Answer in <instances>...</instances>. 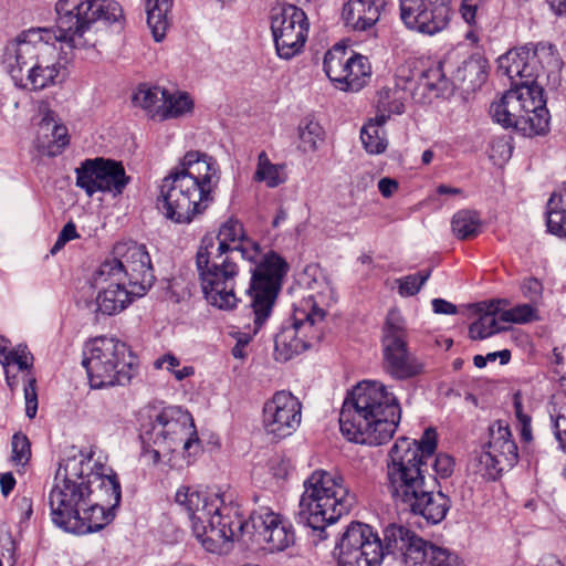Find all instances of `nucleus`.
<instances>
[{"label":"nucleus","instance_id":"nucleus-51","mask_svg":"<svg viewBox=\"0 0 566 566\" xmlns=\"http://www.w3.org/2000/svg\"><path fill=\"white\" fill-rule=\"evenodd\" d=\"M513 407L516 420L520 424L521 438L524 442H530L533 439L532 434V418L524 410V406L522 403V395L521 392H515L513 396Z\"/></svg>","mask_w":566,"mask_h":566},{"label":"nucleus","instance_id":"nucleus-64","mask_svg":"<svg viewBox=\"0 0 566 566\" xmlns=\"http://www.w3.org/2000/svg\"><path fill=\"white\" fill-rule=\"evenodd\" d=\"M433 312L437 314L453 315L457 314V306L443 298H433L432 302Z\"/></svg>","mask_w":566,"mask_h":566},{"label":"nucleus","instance_id":"nucleus-18","mask_svg":"<svg viewBox=\"0 0 566 566\" xmlns=\"http://www.w3.org/2000/svg\"><path fill=\"white\" fill-rule=\"evenodd\" d=\"M518 461V450L509 424L497 420L490 427L488 449L475 459L476 472L488 480H496Z\"/></svg>","mask_w":566,"mask_h":566},{"label":"nucleus","instance_id":"nucleus-12","mask_svg":"<svg viewBox=\"0 0 566 566\" xmlns=\"http://www.w3.org/2000/svg\"><path fill=\"white\" fill-rule=\"evenodd\" d=\"M411 444L407 438L398 439L390 449L387 463L388 490L401 509L430 483L426 476L427 467L419 462V449L410 448Z\"/></svg>","mask_w":566,"mask_h":566},{"label":"nucleus","instance_id":"nucleus-40","mask_svg":"<svg viewBox=\"0 0 566 566\" xmlns=\"http://www.w3.org/2000/svg\"><path fill=\"white\" fill-rule=\"evenodd\" d=\"M385 123L378 117L370 119L360 130V139L367 153L373 155L381 154L387 148Z\"/></svg>","mask_w":566,"mask_h":566},{"label":"nucleus","instance_id":"nucleus-31","mask_svg":"<svg viewBox=\"0 0 566 566\" xmlns=\"http://www.w3.org/2000/svg\"><path fill=\"white\" fill-rule=\"evenodd\" d=\"M506 300H491L479 304L483 313L480 318L469 327V335L472 339H484L502 331L499 326L501 305H506Z\"/></svg>","mask_w":566,"mask_h":566},{"label":"nucleus","instance_id":"nucleus-43","mask_svg":"<svg viewBox=\"0 0 566 566\" xmlns=\"http://www.w3.org/2000/svg\"><path fill=\"white\" fill-rule=\"evenodd\" d=\"M348 53L344 48H333L324 56V71L328 78L339 88L346 71Z\"/></svg>","mask_w":566,"mask_h":566},{"label":"nucleus","instance_id":"nucleus-42","mask_svg":"<svg viewBox=\"0 0 566 566\" xmlns=\"http://www.w3.org/2000/svg\"><path fill=\"white\" fill-rule=\"evenodd\" d=\"M455 78L467 84V90H475L486 78L484 62L473 56L464 60L455 72Z\"/></svg>","mask_w":566,"mask_h":566},{"label":"nucleus","instance_id":"nucleus-33","mask_svg":"<svg viewBox=\"0 0 566 566\" xmlns=\"http://www.w3.org/2000/svg\"><path fill=\"white\" fill-rule=\"evenodd\" d=\"M370 76L371 66L368 59L360 54L350 53L339 90L358 92L368 83Z\"/></svg>","mask_w":566,"mask_h":566},{"label":"nucleus","instance_id":"nucleus-5","mask_svg":"<svg viewBox=\"0 0 566 566\" xmlns=\"http://www.w3.org/2000/svg\"><path fill=\"white\" fill-rule=\"evenodd\" d=\"M54 38L51 29L32 28L6 45L2 65L17 87L42 91L57 83L62 65Z\"/></svg>","mask_w":566,"mask_h":566},{"label":"nucleus","instance_id":"nucleus-29","mask_svg":"<svg viewBox=\"0 0 566 566\" xmlns=\"http://www.w3.org/2000/svg\"><path fill=\"white\" fill-rule=\"evenodd\" d=\"M217 239L219 241L218 245L214 244L217 253H227L234 258L240 254L243 259L255 260L258 247L250 242L251 249L243 245L244 230L238 220L229 219L226 221L219 229Z\"/></svg>","mask_w":566,"mask_h":566},{"label":"nucleus","instance_id":"nucleus-63","mask_svg":"<svg viewBox=\"0 0 566 566\" xmlns=\"http://www.w3.org/2000/svg\"><path fill=\"white\" fill-rule=\"evenodd\" d=\"M15 505L20 512L21 522L30 520L33 514L32 500L28 496L17 499Z\"/></svg>","mask_w":566,"mask_h":566},{"label":"nucleus","instance_id":"nucleus-38","mask_svg":"<svg viewBox=\"0 0 566 566\" xmlns=\"http://www.w3.org/2000/svg\"><path fill=\"white\" fill-rule=\"evenodd\" d=\"M193 106V101L187 92H169L166 90L164 106L160 113V120L178 118L191 114Z\"/></svg>","mask_w":566,"mask_h":566},{"label":"nucleus","instance_id":"nucleus-34","mask_svg":"<svg viewBox=\"0 0 566 566\" xmlns=\"http://www.w3.org/2000/svg\"><path fill=\"white\" fill-rule=\"evenodd\" d=\"M117 260H105L91 277V285L96 290L128 285L126 274Z\"/></svg>","mask_w":566,"mask_h":566},{"label":"nucleus","instance_id":"nucleus-15","mask_svg":"<svg viewBox=\"0 0 566 566\" xmlns=\"http://www.w3.org/2000/svg\"><path fill=\"white\" fill-rule=\"evenodd\" d=\"M406 322L397 310L388 312L382 334V369L395 380H408L424 371V364L409 350Z\"/></svg>","mask_w":566,"mask_h":566},{"label":"nucleus","instance_id":"nucleus-59","mask_svg":"<svg viewBox=\"0 0 566 566\" xmlns=\"http://www.w3.org/2000/svg\"><path fill=\"white\" fill-rule=\"evenodd\" d=\"M432 468L438 476L442 479L449 478L454 469V460L447 453H439L434 458Z\"/></svg>","mask_w":566,"mask_h":566},{"label":"nucleus","instance_id":"nucleus-54","mask_svg":"<svg viewBox=\"0 0 566 566\" xmlns=\"http://www.w3.org/2000/svg\"><path fill=\"white\" fill-rule=\"evenodd\" d=\"M551 427L562 450H566V410L551 412Z\"/></svg>","mask_w":566,"mask_h":566},{"label":"nucleus","instance_id":"nucleus-46","mask_svg":"<svg viewBox=\"0 0 566 566\" xmlns=\"http://www.w3.org/2000/svg\"><path fill=\"white\" fill-rule=\"evenodd\" d=\"M300 147L303 151H314L323 140L324 130L319 123L312 119H304L298 126Z\"/></svg>","mask_w":566,"mask_h":566},{"label":"nucleus","instance_id":"nucleus-53","mask_svg":"<svg viewBox=\"0 0 566 566\" xmlns=\"http://www.w3.org/2000/svg\"><path fill=\"white\" fill-rule=\"evenodd\" d=\"M528 125L531 132L536 135L545 134L549 125V113L546 106L536 109L534 113L525 116L523 125Z\"/></svg>","mask_w":566,"mask_h":566},{"label":"nucleus","instance_id":"nucleus-41","mask_svg":"<svg viewBox=\"0 0 566 566\" xmlns=\"http://www.w3.org/2000/svg\"><path fill=\"white\" fill-rule=\"evenodd\" d=\"M254 180L264 182L269 188H275L285 182L284 165L272 164L268 154L261 151L258 156Z\"/></svg>","mask_w":566,"mask_h":566},{"label":"nucleus","instance_id":"nucleus-9","mask_svg":"<svg viewBox=\"0 0 566 566\" xmlns=\"http://www.w3.org/2000/svg\"><path fill=\"white\" fill-rule=\"evenodd\" d=\"M196 269L205 298L219 310H232L239 298L235 294L239 266L237 258L214 251V239L203 237L196 253Z\"/></svg>","mask_w":566,"mask_h":566},{"label":"nucleus","instance_id":"nucleus-32","mask_svg":"<svg viewBox=\"0 0 566 566\" xmlns=\"http://www.w3.org/2000/svg\"><path fill=\"white\" fill-rule=\"evenodd\" d=\"M531 51V61L539 69V76L545 74L547 78L557 77L563 67V60L555 45L547 42L527 43Z\"/></svg>","mask_w":566,"mask_h":566},{"label":"nucleus","instance_id":"nucleus-2","mask_svg":"<svg viewBox=\"0 0 566 566\" xmlns=\"http://www.w3.org/2000/svg\"><path fill=\"white\" fill-rule=\"evenodd\" d=\"M219 181L217 160L206 153L189 150L161 180L157 208L171 222L188 224L214 201Z\"/></svg>","mask_w":566,"mask_h":566},{"label":"nucleus","instance_id":"nucleus-47","mask_svg":"<svg viewBox=\"0 0 566 566\" xmlns=\"http://www.w3.org/2000/svg\"><path fill=\"white\" fill-rule=\"evenodd\" d=\"M506 95V119H504V127H518L523 125L525 118L522 107V99L520 98L518 86L507 91Z\"/></svg>","mask_w":566,"mask_h":566},{"label":"nucleus","instance_id":"nucleus-27","mask_svg":"<svg viewBox=\"0 0 566 566\" xmlns=\"http://www.w3.org/2000/svg\"><path fill=\"white\" fill-rule=\"evenodd\" d=\"M387 0H347L343 4L342 19L353 31H367L380 19Z\"/></svg>","mask_w":566,"mask_h":566},{"label":"nucleus","instance_id":"nucleus-36","mask_svg":"<svg viewBox=\"0 0 566 566\" xmlns=\"http://www.w3.org/2000/svg\"><path fill=\"white\" fill-rule=\"evenodd\" d=\"M171 4L172 0H147L146 2L147 24L157 42L165 36L168 27L167 13Z\"/></svg>","mask_w":566,"mask_h":566},{"label":"nucleus","instance_id":"nucleus-17","mask_svg":"<svg viewBox=\"0 0 566 566\" xmlns=\"http://www.w3.org/2000/svg\"><path fill=\"white\" fill-rule=\"evenodd\" d=\"M308 29V19L301 8L284 4L274 9L271 30L277 55L284 60L297 55L306 42Z\"/></svg>","mask_w":566,"mask_h":566},{"label":"nucleus","instance_id":"nucleus-55","mask_svg":"<svg viewBox=\"0 0 566 566\" xmlns=\"http://www.w3.org/2000/svg\"><path fill=\"white\" fill-rule=\"evenodd\" d=\"M53 142L48 146L46 155L56 156L69 144L67 129L62 124H54L51 128Z\"/></svg>","mask_w":566,"mask_h":566},{"label":"nucleus","instance_id":"nucleus-49","mask_svg":"<svg viewBox=\"0 0 566 566\" xmlns=\"http://www.w3.org/2000/svg\"><path fill=\"white\" fill-rule=\"evenodd\" d=\"M407 439L412 443L410 448L412 447L419 449V451L417 452L419 462L427 467L428 459H430L433 455L437 448L436 430L432 428L426 429L420 441L411 440L409 438Z\"/></svg>","mask_w":566,"mask_h":566},{"label":"nucleus","instance_id":"nucleus-22","mask_svg":"<svg viewBox=\"0 0 566 566\" xmlns=\"http://www.w3.org/2000/svg\"><path fill=\"white\" fill-rule=\"evenodd\" d=\"M113 253V259L122 263L128 286H135V294H146L155 281V275L145 245L134 241L119 242L115 244Z\"/></svg>","mask_w":566,"mask_h":566},{"label":"nucleus","instance_id":"nucleus-30","mask_svg":"<svg viewBox=\"0 0 566 566\" xmlns=\"http://www.w3.org/2000/svg\"><path fill=\"white\" fill-rule=\"evenodd\" d=\"M135 286H116L98 290L95 304L96 312L103 315H115L124 311L136 297L145 294H135Z\"/></svg>","mask_w":566,"mask_h":566},{"label":"nucleus","instance_id":"nucleus-7","mask_svg":"<svg viewBox=\"0 0 566 566\" xmlns=\"http://www.w3.org/2000/svg\"><path fill=\"white\" fill-rule=\"evenodd\" d=\"M143 457L153 464L161 453L175 452L178 447L190 457L199 451V439L189 412L179 407L147 406L140 412Z\"/></svg>","mask_w":566,"mask_h":566},{"label":"nucleus","instance_id":"nucleus-14","mask_svg":"<svg viewBox=\"0 0 566 566\" xmlns=\"http://www.w3.org/2000/svg\"><path fill=\"white\" fill-rule=\"evenodd\" d=\"M287 270L286 261L277 253L270 252L251 271V284L248 293L251 297L250 307L253 314L254 334L270 317Z\"/></svg>","mask_w":566,"mask_h":566},{"label":"nucleus","instance_id":"nucleus-13","mask_svg":"<svg viewBox=\"0 0 566 566\" xmlns=\"http://www.w3.org/2000/svg\"><path fill=\"white\" fill-rule=\"evenodd\" d=\"M380 539L373 527L361 522H352L342 533L335 546L338 566H380L386 555L399 560V553L388 547L387 531Z\"/></svg>","mask_w":566,"mask_h":566},{"label":"nucleus","instance_id":"nucleus-26","mask_svg":"<svg viewBox=\"0 0 566 566\" xmlns=\"http://www.w3.org/2000/svg\"><path fill=\"white\" fill-rule=\"evenodd\" d=\"M1 354H3L1 364L6 368L14 364L18 366L20 371H27V374L23 376L25 415L29 419H33L38 411V394L35 387L36 380L29 370L32 367L33 356L28 350L27 346L21 345L8 353H6L4 348H0V355Z\"/></svg>","mask_w":566,"mask_h":566},{"label":"nucleus","instance_id":"nucleus-28","mask_svg":"<svg viewBox=\"0 0 566 566\" xmlns=\"http://www.w3.org/2000/svg\"><path fill=\"white\" fill-rule=\"evenodd\" d=\"M411 71L401 66L397 70L395 88H382L378 92L376 117L386 123L390 115L405 112V92L411 91Z\"/></svg>","mask_w":566,"mask_h":566},{"label":"nucleus","instance_id":"nucleus-3","mask_svg":"<svg viewBox=\"0 0 566 566\" xmlns=\"http://www.w3.org/2000/svg\"><path fill=\"white\" fill-rule=\"evenodd\" d=\"M401 419L397 396L377 380H364L349 391L339 412V427L348 441L381 446L394 437Z\"/></svg>","mask_w":566,"mask_h":566},{"label":"nucleus","instance_id":"nucleus-16","mask_svg":"<svg viewBox=\"0 0 566 566\" xmlns=\"http://www.w3.org/2000/svg\"><path fill=\"white\" fill-rule=\"evenodd\" d=\"M386 535L388 547L399 553L405 566H465L457 554L426 542L403 525L390 527Z\"/></svg>","mask_w":566,"mask_h":566},{"label":"nucleus","instance_id":"nucleus-60","mask_svg":"<svg viewBox=\"0 0 566 566\" xmlns=\"http://www.w3.org/2000/svg\"><path fill=\"white\" fill-rule=\"evenodd\" d=\"M479 6L480 0H463L460 7V13L467 23L472 24L475 22Z\"/></svg>","mask_w":566,"mask_h":566},{"label":"nucleus","instance_id":"nucleus-11","mask_svg":"<svg viewBox=\"0 0 566 566\" xmlns=\"http://www.w3.org/2000/svg\"><path fill=\"white\" fill-rule=\"evenodd\" d=\"M325 311L318 306L315 296L300 302L293 313V323L284 325L274 338V356L279 361H287L295 355L311 348L322 339V323Z\"/></svg>","mask_w":566,"mask_h":566},{"label":"nucleus","instance_id":"nucleus-21","mask_svg":"<svg viewBox=\"0 0 566 566\" xmlns=\"http://www.w3.org/2000/svg\"><path fill=\"white\" fill-rule=\"evenodd\" d=\"M302 403L290 391H277L263 406V427L277 439L291 436L300 426Z\"/></svg>","mask_w":566,"mask_h":566},{"label":"nucleus","instance_id":"nucleus-44","mask_svg":"<svg viewBox=\"0 0 566 566\" xmlns=\"http://www.w3.org/2000/svg\"><path fill=\"white\" fill-rule=\"evenodd\" d=\"M452 231L461 240L470 239L479 233L481 221L479 214L471 210H460L452 218Z\"/></svg>","mask_w":566,"mask_h":566},{"label":"nucleus","instance_id":"nucleus-1","mask_svg":"<svg viewBox=\"0 0 566 566\" xmlns=\"http://www.w3.org/2000/svg\"><path fill=\"white\" fill-rule=\"evenodd\" d=\"M175 500L187 512L192 532L207 552L224 554L234 541L266 544L271 552L294 543L291 524L268 507L254 511L245 521L239 507L226 504L218 493L181 486Z\"/></svg>","mask_w":566,"mask_h":566},{"label":"nucleus","instance_id":"nucleus-39","mask_svg":"<svg viewBox=\"0 0 566 566\" xmlns=\"http://www.w3.org/2000/svg\"><path fill=\"white\" fill-rule=\"evenodd\" d=\"M165 96L166 88L142 85L134 94V102L136 105L145 109L151 118L160 120V113L164 106Z\"/></svg>","mask_w":566,"mask_h":566},{"label":"nucleus","instance_id":"nucleus-61","mask_svg":"<svg viewBox=\"0 0 566 566\" xmlns=\"http://www.w3.org/2000/svg\"><path fill=\"white\" fill-rule=\"evenodd\" d=\"M506 95L504 94L500 101L491 104L490 114L494 122L504 127V119H506Z\"/></svg>","mask_w":566,"mask_h":566},{"label":"nucleus","instance_id":"nucleus-57","mask_svg":"<svg viewBox=\"0 0 566 566\" xmlns=\"http://www.w3.org/2000/svg\"><path fill=\"white\" fill-rule=\"evenodd\" d=\"M522 293L532 304H536L543 294V284L535 277L525 279L522 283Z\"/></svg>","mask_w":566,"mask_h":566},{"label":"nucleus","instance_id":"nucleus-25","mask_svg":"<svg viewBox=\"0 0 566 566\" xmlns=\"http://www.w3.org/2000/svg\"><path fill=\"white\" fill-rule=\"evenodd\" d=\"M434 479L402 507L415 515L422 516L430 524H438L444 520L451 506L450 499L442 492H433Z\"/></svg>","mask_w":566,"mask_h":566},{"label":"nucleus","instance_id":"nucleus-20","mask_svg":"<svg viewBox=\"0 0 566 566\" xmlns=\"http://www.w3.org/2000/svg\"><path fill=\"white\" fill-rule=\"evenodd\" d=\"M400 18L413 31L433 35L450 21L451 10L446 0H399Z\"/></svg>","mask_w":566,"mask_h":566},{"label":"nucleus","instance_id":"nucleus-23","mask_svg":"<svg viewBox=\"0 0 566 566\" xmlns=\"http://www.w3.org/2000/svg\"><path fill=\"white\" fill-rule=\"evenodd\" d=\"M497 72L506 76L514 86L533 83L539 77L538 65L531 61L527 44L509 50L501 55L497 59Z\"/></svg>","mask_w":566,"mask_h":566},{"label":"nucleus","instance_id":"nucleus-48","mask_svg":"<svg viewBox=\"0 0 566 566\" xmlns=\"http://www.w3.org/2000/svg\"><path fill=\"white\" fill-rule=\"evenodd\" d=\"M501 305L500 321L504 323L526 324L538 319L534 304H520L510 310H503Z\"/></svg>","mask_w":566,"mask_h":566},{"label":"nucleus","instance_id":"nucleus-56","mask_svg":"<svg viewBox=\"0 0 566 566\" xmlns=\"http://www.w3.org/2000/svg\"><path fill=\"white\" fill-rule=\"evenodd\" d=\"M269 469L274 479L285 481L289 479L294 467L290 459L284 457H274L269 462Z\"/></svg>","mask_w":566,"mask_h":566},{"label":"nucleus","instance_id":"nucleus-45","mask_svg":"<svg viewBox=\"0 0 566 566\" xmlns=\"http://www.w3.org/2000/svg\"><path fill=\"white\" fill-rule=\"evenodd\" d=\"M518 91L525 116L546 105V101L544 99V90L537 83V80L533 83L520 85Z\"/></svg>","mask_w":566,"mask_h":566},{"label":"nucleus","instance_id":"nucleus-24","mask_svg":"<svg viewBox=\"0 0 566 566\" xmlns=\"http://www.w3.org/2000/svg\"><path fill=\"white\" fill-rule=\"evenodd\" d=\"M85 476L93 489L91 504L102 506L105 515L111 514L112 522L115 517L114 509L119 505L122 499L120 484L116 475L106 473L103 467L94 470L90 458V469L85 471Z\"/></svg>","mask_w":566,"mask_h":566},{"label":"nucleus","instance_id":"nucleus-6","mask_svg":"<svg viewBox=\"0 0 566 566\" xmlns=\"http://www.w3.org/2000/svg\"><path fill=\"white\" fill-rule=\"evenodd\" d=\"M297 512V523L312 528L319 541L327 537L325 527L347 514L356 496L344 478L325 470H315L303 483Z\"/></svg>","mask_w":566,"mask_h":566},{"label":"nucleus","instance_id":"nucleus-52","mask_svg":"<svg viewBox=\"0 0 566 566\" xmlns=\"http://www.w3.org/2000/svg\"><path fill=\"white\" fill-rule=\"evenodd\" d=\"M12 461L17 465H24L31 458V443L28 437L21 432H17L12 437Z\"/></svg>","mask_w":566,"mask_h":566},{"label":"nucleus","instance_id":"nucleus-4","mask_svg":"<svg viewBox=\"0 0 566 566\" xmlns=\"http://www.w3.org/2000/svg\"><path fill=\"white\" fill-rule=\"evenodd\" d=\"M90 458L80 453L60 463L54 485L49 493V506L54 525L69 533L84 535L101 531L111 523L102 506L91 504L93 489L85 471Z\"/></svg>","mask_w":566,"mask_h":566},{"label":"nucleus","instance_id":"nucleus-37","mask_svg":"<svg viewBox=\"0 0 566 566\" xmlns=\"http://www.w3.org/2000/svg\"><path fill=\"white\" fill-rule=\"evenodd\" d=\"M545 214L547 231L557 237H566V199L560 193H552Z\"/></svg>","mask_w":566,"mask_h":566},{"label":"nucleus","instance_id":"nucleus-10","mask_svg":"<svg viewBox=\"0 0 566 566\" xmlns=\"http://www.w3.org/2000/svg\"><path fill=\"white\" fill-rule=\"evenodd\" d=\"M55 40L74 49L88 43L84 34L96 21L114 22L122 15V8L114 0H57L55 4Z\"/></svg>","mask_w":566,"mask_h":566},{"label":"nucleus","instance_id":"nucleus-19","mask_svg":"<svg viewBox=\"0 0 566 566\" xmlns=\"http://www.w3.org/2000/svg\"><path fill=\"white\" fill-rule=\"evenodd\" d=\"M75 175L76 186L88 197L96 192L122 195L130 179L122 163L103 157L85 159L75 169Z\"/></svg>","mask_w":566,"mask_h":566},{"label":"nucleus","instance_id":"nucleus-58","mask_svg":"<svg viewBox=\"0 0 566 566\" xmlns=\"http://www.w3.org/2000/svg\"><path fill=\"white\" fill-rule=\"evenodd\" d=\"M76 238H78L76 227L72 221H70L60 231L55 243L51 248V254H56L60 250L64 248V245L69 241L74 240Z\"/></svg>","mask_w":566,"mask_h":566},{"label":"nucleus","instance_id":"nucleus-50","mask_svg":"<svg viewBox=\"0 0 566 566\" xmlns=\"http://www.w3.org/2000/svg\"><path fill=\"white\" fill-rule=\"evenodd\" d=\"M431 275L430 270L421 271L415 274H409L397 280L399 294L401 296H413L422 287Z\"/></svg>","mask_w":566,"mask_h":566},{"label":"nucleus","instance_id":"nucleus-62","mask_svg":"<svg viewBox=\"0 0 566 566\" xmlns=\"http://www.w3.org/2000/svg\"><path fill=\"white\" fill-rule=\"evenodd\" d=\"M40 113L42 115L40 127L44 130H50L54 127V124H59L57 115L54 111H52L48 104H42L40 106Z\"/></svg>","mask_w":566,"mask_h":566},{"label":"nucleus","instance_id":"nucleus-35","mask_svg":"<svg viewBox=\"0 0 566 566\" xmlns=\"http://www.w3.org/2000/svg\"><path fill=\"white\" fill-rule=\"evenodd\" d=\"M417 90H421L423 93L428 92L434 97L452 93L451 81L447 78L441 63H438L421 73L417 82Z\"/></svg>","mask_w":566,"mask_h":566},{"label":"nucleus","instance_id":"nucleus-8","mask_svg":"<svg viewBox=\"0 0 566 566\" xmlns=\"http://www.w3.org/2000/svg\"><path fill=\"white\" fill-rule=\"evenodd\" d=\"M82 365L92 388L125 386L137 370V357L128 346L108 336H98L85 344Z\"/></svg>","mask_w":566,"mask_h":566}]
</instances>
